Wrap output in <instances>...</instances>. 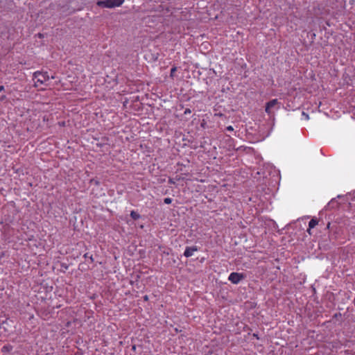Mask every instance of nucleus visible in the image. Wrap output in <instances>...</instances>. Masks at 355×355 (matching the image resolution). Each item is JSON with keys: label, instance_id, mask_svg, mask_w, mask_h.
I'll use <instances>...</instances> for the list:
<instances>
[{"label": "nucleus", "instance_id": "4", "mask_svg": "<svg viewBox=\"0 0 355 355\" xmlns=\"http://www.w3.org/2000/svg\"><path fill=\"white\" fill-rule=\"evenodd\" d=\"M279 103L277 99H272L268 102L266 105V112L270 115L272 114V110Z\"/></svg>", "mask_w": 355, "mask_h": 355}, {"label": "nucleus", "instance_id": "6", "mask_svg": "<svg viewBox=\"0 0 355 355\" xmlns=\"http://www.w3.org/2000/svg\"><path fill=\"white\" fill-rule=\"evenodd\" d=\"M318 223L316 219H311L309 223V230H307L309 234H311V229L314 228Z\"/></svg>", "mask_w": 355, "mask_h": 355}, {"label": "nucleus", "instance_id": "7", "mask_svg": "<svg viewBox=\"0 0 355 355\" xmlns=\"http://www.w3.org/2000/svg\"><path fill=\"white\" fill-rule=\"evenodd\" d=\"M130 216L134 220H137L140 218V215L134 210L131 211Z\"/></svg>", "mask_w": 355, "mask_h": 355}, {"label": "nucleus", "instance_id": "8", "mask_svg": "<svg viewBox=\"0 0 355 355\" xmlns=\"http://www.w3.org/2000/svg\"><path fill=\"white\" fill-rule=\"evenodd\" d=\"M176 71H177V68L175 67L171 68V73H170V76L171 78H173L174 76V74H175Z\"/></svg>", "mask_w": 355, "mask_h": 355}, {"label": "nucleus", "instance_id": "3", "mask_svg": "<svg viewBox=\"0 0 355 355\" xmlns=\"http://www.w3.org/2000/svg\"><path fill=\"white\" fill-rule=\"evenodd\" d=\"M245 276L242 273L239 272H231L228 277V280L234 284H239L243 279H244Z\"/></svg>", "mask_w": 355, "mask_h": 355}, {"label": "nucleus", "instance_id": "12", "mask_svg": "<svg viewBox=\"0 0 355 355\" xmlns=\"http://www.w3.org/2000/svg\"><path fill=\"white\" fill-rule=\"evenodd\" d=\"M189 113H191V110L189 109H186L184 110V114H189Z\"/></svg>", "mask_w": 355, "mask_h": 355}, {"label": "nucleus", "instance_id": "11", "mask_svg": "<svg viewBox=\"0 0 355 355\" xmlns=\"http://www.w3.org/2000/svg\"><path fill=\"white\" fill-rule=\"evenodd\" d=\"M226 130L227 131H233L234 130V128L232 125H228L227 127H226Z\"/></svg>", "mask_w": 355, "mask_h": 355}, {"label": "nucleus", "instance_id": "5", "mask_svg": "<svg viewBox=\"0 0 355 355\" xmlns=\"http://www.w3.org/2000/svg\"><path fill=\"white\" fill-rule=\"evenodd\" d=\"M198 250V248L197 246L187 247L184 252V255L186 257H190L193 256L194 252H197Z\"/></svg>", "mask_w": 355, "mask_h": 355}, {"label": "nucleus", "instance_id": "9", "mask_svg": "<svg viewBox=\"0 0 355 355\" xmlns=\"http://www.w3.org/2000/svg\"><path fill=\"white\" fill-rule=\"evenodd\" d=\"M302 119H304V120H309V116L308 114H306V112H302Z\"/></svg>", "mask_w": 355, "mask_h": 355}, {"label": "nucleus", "instance_id": "13", "mask_svg": "<svg viewBox=\"0 0 355 355\" xmlns=\"http://www.w3.org/2000/svg\"><path fill=\"white\" fill-rule=\"evenodd\" d=\"M168 182H169L170 184H173L175 183V181H174L173 179H171V178H170V179L168 180Z\"/></svg>", "mask_w": 355, "mask_h": 355}, {"label": "nucleus", "instance_id": "1", "mask_svg": "<svg viewBox=\"0 0 355 355\" xmlns=\"http://www.w3.org/2000/svg\"><path fill=\"white\" fill-rule=\"evenodd\" d=\"M33 85L35 87H39L40 89H42V85H44L49 80V76L47 73L36 71L33 73Z\"/></svg>", "mask_w": 355, "mask_h": 355}, {"label": "nucleus", "instance_id": "14", "mask_svg": "<svg viewBox=\"0 0 355 355\" xmlns=\"http://www.w3.org/2000/svg\"><path fill=\"white\" fill-rule=\"evenodd\" d=\"M4 89L3 86H0V92Z\"/></svg>", "mask_w": 355, "mask_h": 355}, {"label": "nucleus", "instance_id": "10", "mask_svg": "<svg viewBox=\"0 0 355 355\" xmlns=\"http://www.w3.org/2000/svg\"><path fill=\"white\" fill-rule=\"evenodd\" d=\"M164 202L165 204L168 205V204L171 203L172 199L171 198H164Z\"/></svg>", "mask_w": 355, "mask_h": 355}, {"label": "nucleus", "instance_id": "15", "mask_svg": "<svg viewBox=\"0 0 355 355\" xmlns=\"http://www.w3.org/2000/svg\"><path fill=\"white\" fill-rule=\"evenodd\" d=\"M144 300H148V296H147V295H146V296L144 297Z\"/></svg>", "mask_w": 355, "mask_h": 355}, {"label": "nucleus", "instance_id": "2", "mask_svg": "<svg viewBox=\"0 0 355 355\" xmlns=\"http://www.w3.org/2000/svg\"><path fill=\"white\" fill-rule=\"evenodd\" d=\"M125 0H102L98 1L96 4L101 8H112L121 6Z\"/></svg>", "mask_w": 355, "mask_h": 355}]
</instances>
